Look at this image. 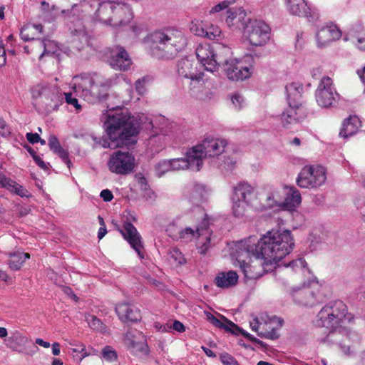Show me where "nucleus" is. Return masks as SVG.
<instances>
[{
	"mask_svg": "<svg viewBox=\"0 0 365 365\" xmlns=\"http://www.w3.org/2000/svg\"><path fill=\"white\" fill-rule=\"evenodd\" d=\"M160 125H157L156 121H153L145 114L138 113L131 115L128 112L113 113L110 111L108 114L107 119L104 122V129L110 141L101 140L96 137H93V140L101 144L103 148H115L123 146H130L136 143L135 137L139 133L140 125H145L146 128H158L161 133L153 135L150 137L148 146L152 151L158 153L165 145V125L168 120L163 116L159 118Z\"/></svg>",
	"mask_w": 365,
	"mask_h": 365,
	"instance_id": "1",
	"label": "nucleus"
},
{
	"mask_svg": "<svg viewBox=\"0 0 365 365\" xmlns=\"http://www.w3.org/2000/svg\"><path fill=\"white\" fill-rule=\"evenodd\" d=\"M118 76L106 78L97 73H83L73 76L71 85L75 94L89 103L106 101L108 90L117 83Z\"/></svg>",
	"mask_w": 365,
	"mask_h": 365,
	"instance_id": "2",
	"label": "nucleus"
},
{
	"mask_svg": "<svg viewBox=\"0 0 365 365\" xmlns=\"http://www.w3.org/2000/svg\"><path fill=\"white\" fill-rule=\"evenodd\" d=\"M147 42L153 56L160 59H170L186 47L187 38L182 31L167 27L153 32Z\"/></svg>",
	"mask_w": 365,
	"mask_h": 365,
	"instance_id": "3",
	"label": "nucleus"
},
{
	"mask_svg": "<svg viewBox=\"0 0 365 365\" xmlns=\"http://www.w3.org/2000/svg\"><path fill=\"white\" fill-rule=\"evenodd\" d=\"M260 255L266 259L265 265L274 267L287 255H289L294 247V240L291 231H268L257 242Z\"/></svg>",
	"mask_w": 365,
	"mask_h": 365,
	"instance_id": "4",
	"label": "nucleus"
},
{
	"mask_svg": "<svg viewBox=\"0 0 365 365\" xmlns=\"http://www.w3.org/2000/svg\"><path fill=\"white\" fill-rule=\"evenodd\" d=\"M133 17L130 6L119 1H106L99 4L94 14L95 21L113 28L128 26Z\"/></svg>",
	"mask_w": 365,
	"mask_h": 365,
	"instance_id": "5",
	"label": "nucleus"
},
{
	"mask_svg": "<svg viewBox=\"0 0 365 365\" xmlns=\"http://www.w3.org/2000/svg\"><path fill=\"white\" fill-rule=\"evenodd\" d=\"M351 317L347 314V307L341 300L332 301L324 305L317 314L316 325L325 327L331 332L341 331Z\"/></svg>",
	"mask_w": 365,
	"mask_h": 365,
	"instance_id": "6",
	"label": "nucleus"
},
{
	"mask_svg": "<svg viewBox=\"0 0 365 365\" xmlns=\"http://www.w3.org/2000/svg\"><path fill=\"white\" fill-rule=\"evenodd\" d=\"M196 56L205 70L211 73L218 71L223 58L222 54L227 56L231 53L230 48L217 43L215 47L209 43L200 44L196 48Z\"/></svg>",
	"mask_w": 365,
	"mask_h": 365,
	"instance_id": "7",
	"label": "nucleus"
},
{
	"mask_svg": "<svg viewBox=\"0 0 365 365\" xmlns=\"http://www.w3.org/2000/svg\"><path fill=\"white\" fill-rule=\"evenodd\" d=\"M290 294L294 303L303 307H313L322 300L321 285L315 279L293 287Z\"/></svg>",
	"mask_w": 365,
	"mask_h": 365,
	"instance_id": "8",
	"label": "nucleus"
},
{
	"mask_svg": "<svg viewBox=\"0 0 365 365\" xmlns=\"http://www.w3.org/2000/svg\"><path fill=\"white\" fill-rule=\"evenodd\" d=\"M327 171L321 165H305L298 175L297 184L302 188L316 189L327 181Z\"/></svg>",
	"mask_w": 365,
	"mask_h": 365,
	"instance_id": "9",
	"label": "nucleus"
},
{
	"mask_svg": "<svg viewBox=\"0 0 365 365\" xmlns=\"http://www.w3.org/2000/svg\"><path fill=\"white\" fill-rule=\"evenodd\" d=\"M222 61H225L224 71L230 80L237 81L250 77L252 68V58L250 56H245L242 59L223 58Z\"/></svg>",
	"mask_w": 365,
	"mask_h": 365,
	"instance_id": "10",
	"label": "nucleus"
},
{
	"mask_svg": "<svg viewBox=\"0 0 365 365\" xmlns=\"http://www.w3.org/2000/svg\"><path fill=\"white\" fill-rule=\"evenodd\" d=\"M227 145L228 142L225 138L206 137L200 143L192 146V148L202 165L205 158H214L221 155Z\"/></svg>",
	"mask_w": 365,
	"mask_h": 365,
	"instance_id": "11",
	"label": "nucleus"
},
{
	"mask_svg": "<svg viewBox=\"0 0 365 365\" xmlns=\"http://www.w3.org/2000/svg\"><path fill=\"white\" fill-rule=\"evenodd\" d=\"M179 76L190 80V88L192 89L205 83V73L198 68V63L187 57L180 59L177 63Z\"/></svg>",
	"mask_w": 365,
	"mask_h": 365,
	"instance_id": "12",
	"label": "nucleus"
},
{
	"mask_svg": "<svg viewBox=\"0 0 365 365\" xmlns=\"http://www.w3.org/2000/svg\"><path fill=\"white\" fill-rule=\"evenodd\" d=\"M258 240L255 237H250L247 239L233 242L230 247V255L237 263L235 266H240L245 263L247 258H252L255 255H258L259 251Z\"/></svg>",
	"mask_w": 365,
	"mask_h": 365,
	"instance_id": "13",
	"label": "nucleus"
},
{
	"mask_svg": "<svg viewBox=\"0 0 365 365\" xmlns=\"http://www.w3.org/2000/svg\"><path fill=\"white\" fill-rule=\"evenodd\" d=\"M271 29L268 24L261 20L249 22L244 31L245 36L249 43L254 46L265 45L270 38Z\"/></svg>",
	"mask_w": 365,
	"mask_h": 365,
	"instance_id": "14",
	"label": "nucleus"
},
{
	"mask_svg": "<svg viewBox=\"0 0 365 365\" xmlns=\"http://www.w3.org/2000/svg\"><path fill=\"white\" fill-rule=\"evenodd\" d=\"M315 98L317 104L322 108L334 106L339 99L332 79L329 76H324L319 81L315 91Z\"/></svg>",
	"mask_w": 365,
	"mask_h": 365,
	"instance_id": "15",
	"label": "nucleus"
},
{
	"mask_svg": "<svg viewBox=\"0 0 365 365\" xmlns=\"http://www.w3.org/2000/svg\"><path fill=\"white\" fill-rule=\"evenodd\" d=\"M109 170L118 175H127L135 167V157L130 152L120 150L114 152L108 161Z\"/></svg>",
	"mask_w": 365,
	"mask_h": 365,
	"instance_id": "16",
	"label": "nucleus"
},
{
	"mask_svg": "<svg viewBox=\"0 0 365 365\" xmlns=\"http://www.w3.org/2000/svg\"><path fill=\"white\" fill-rule=\"evenodd\" d=\"M266 259L260 255H255L250 259L248 263L240 264V267L245 274V278L249 279H256L264 275V273L272 270L275 267L273 264L265 265Z\"/></svg>",
	"mask_w": 365,
	"mask_h": 365,
	"instance_id": "17",
	"label": "nucleus"
},
{
	"mask_svg": "<svg viewBox=\"0 0 365 365\" xmlns=\"http://www.w3.org/2000/svg\"><path fill=\"white\" fill-rule=\"evenodd\" d=\"M120 232L130 246L136 252L140 259L145 258L144 243L140 234L135 227L128 221L123 224Z\"/></svg>",
	"mask_w": 365,
	"mask_h": 365,
	"instance_id": "18",
	"label": "nucleus"
},
{
	"mask_svg": "<svg viewBox=\"0 0 365 365\" xmlns=\"http://www.w3.org/2000/svg\"><path fill=\"white\" fill-rule=\"evenodd\" d=\"M286 8L292 15L306 17L309 21H315L319 17L317 9L311 7L306 0H286Z\"/></svg>",
	"mask_w": 365,
	"mask_h": 365,
	"instance_id": "19",
	"label": "nucleus"
},
{
	"mask_svg": "<svg viewBox=\"0 0 365 365\" xmlns=\"http://www.w3.org/2000/svg\"><path fill=\"white\" fill-rule=\"evenodd\" d=\"M171 169L173 171L190 170L199 171L201 168V161L196 155L192 147L188 149L184 158L170 159Z\"/></svg>",
	"mask_w": 365,
	"mask_h": 365,
	"instance_id": "20",
	"label": "nucleus"
},
{
	"mask_svg": "<svg viewBox=\"0 0 365 365\" xmlns=\"http://www.w3.org/2000/svg\"><path fill=\"white\" fill-rule=\"evenodd\" d=\"M283 320L277 317H272L268 322H259L257 318H254L250 322L252 330L257 332L261 337L269 339L274 338V330L282 326Z\"/></svg>",
	"mask_w": 365,
	"mask_h": 365,
	"instance_id": "21",
	"label": "nucleus"
},
{
	"mask_svg": "<svg viewBox=\"0 0 365 365\" xmlns=\"http://www.w3.org/2000/svg\"><path fill=\"white\" fill-rule=\"evenodd\" d=\"M250 21L251 20L242 8L229 9L227 11L225 23L232 31L243 29L245 31Z\"/></svg>",
	"mask_w": 365,
	"mask_h": 365,
	"instance_id": "22",
	"label": "nucleus"
},
{
	"mask_svg": "<svg viewBox=\"0 0 365 365\" xmlns=\"http://www.w3.org/2000/svg\"><path fill=\"white\" fill-rule=\"evenodd\" d=\"M7 346L19 353L32 356L38 351L36 346H28L29 339L19 332L14 333L8 339Z\"/></svg>",
	"mask_w": 365,
	"mask_h": 365,
	"instance_id": "23",
	"label": "nucleus"
},
{
	"mask_svg": "<svg viewBox=\"0 0 365 365\" xmlns=\"http://www.w3.org/2000/svg\"><path fill=\"white\" fill-rule=\"evenodd\" d=\"M341 36L339 29L334 24H328L320 28L316 34L319 47H324L331 42L338 40Z\"/></svg>",
	"mask_w": 365,
	"mask_h": 365,
	"instance_id": "24",
	"label": "nucleus"
},
{
	"mask_svg": "<svg viewBox=\"0 0 365 365\" xmlns=\"http://www.w3.org/2000/svg\"><path fill=\"white\" fill-rule=\"evenodd\" d=\"M212 231L210 229L208 222L204 220L197 226V249L202 255H205L211 247V237Z\"/></svg>",
	"mask_w": 365,
	"mask_h": 365,
	"instance_id": "25",
	"label": "nucleus"
},
{
	"mask_svg": "<svg viewBox=\"0 0 365 365\" xmlns=\"http://www.w3.org/2000/svg\"><path fill=\"white\" fill-rule=\"evenodd\" d=\"M108 62L113 68L120 71L128 70L132 63L128 53L123 47H117L112 51Z\"/></svg>",
	"mask_w": 365,
	"mask_h": 365,
	"instance_id": "26",
	"label": "nucleus"
},
{
	"mask_svg": "<svg viewBox=\"0 0 365 365\" xmlns=\"http://www.w3.org/2000/svg\"><path fill=\"white\" fill-rule=\"evenodd\" d=\"M115 312L119 319L123 322H135L141 318L140 310L128 303L118 304L115 307Z\"/></svg>",
	"mask_w": 365,
	"mask_h": 365,
	"instance_id": "27",
	"label": "nucleus"
},
{
	"mask_svg": "<svg viewBox=\"0 0 365 365\" xmlns=\"http://www.w3.org/2000/svg\"><path fill=\"white\" fill-rule=\"evenodd\" d=\"M287 190L284 201L280 204V210L294 211L302 202L299 191L294 187H284Z\"/></svg>",
	"mask_w": 365,
	"mask_h": 365,
	"instance_id": "28",
	"label": "nucleus"
},
{
	"mask_svg": "<svg viewBox=\"0 0 365 365\" xmlns=\"http://www.w3.org/2000/svg\"><path fill=\"white\" fill-rule=\"evenodd\" d=\"M302 90V84L298 82H292L285 86L287 100L289 107L302 108L300 100Z\"/></svg>",
	"mask_w": 365,
	"mask_h": 365,
	"instance_id": "29",
	"label": "nucleus"
},
{
	"mask_svg": "<svg viewBox=\"0 0 365 365\" xmlns=\"http://www.w3.org/2000/svg\"><path fill=\"white\" fill-rule=\"evenodd\" d=\"M255 197V187L246 182H242L234 188L232 200H242L250 204Z\"/></svg>",
	"mask_w": 365,
	"mask_h": 365,
	"instance_id": "30",
	"label": "nucleus"
},
{
	"mask_svg": "<svg viewBox=\"0 0 365 365\" xmlns=\"http://www.w3.org/2000/svg\"><path fill=\"white\" fill-rule=\"evenodd\" d=\"M238 275L235 271L220 272L215 279L217 287L227 289L235 286L238 282Z\"/></svg>",
	"mask_w": 365,
	"mask_h": 365,
	"instance_id": "31",
	"label": "nucleus"
},
{
	"mask_svg": "<svg viewBox=\"0 0 365 365\" xmlns=\"http://www.w3.org/2000/svg\"><path fill=\"white\" fill-rule=\"evenodd\" d=\"M360 127L361 121L359 118L356 115L350 116L344 121L339 135L341 138H346L356 134Z\"/></svg>",
	"mask_w": 365,
	"mask_h": 365,
	"instance_id": "32",
	"label": "nucleus"
},
{
	"mask_svg": "<svg viewBox=\"0 0 365 365\" xmlns=\"http://www.w3.org/2000/svg\"><path fill=\"white\" fill-rule=\"evenodd\" d=\"M48 145L50 150L58 155L67 167L70 168L71 162L68 158V152L61 147L58 138L54 135H50L48 140Z\"/></svg>",
	"mask_w": 365,
	"mask_h": 365,
	"instance_id": "33",
	"label": "nucleus"
},
{
	"mask_svg": "<svg viewBox=\"0 0 365 365\" xmlns=\"http://www.w3.org/2000/svg\"><path fill=\"white\" fill-rule=\"evenodd\" d=\"M302 108H291L289 106L280 115V121L283 127L289 128V125L296 123L302 116L297 110Z\"/></svg>",
	"mask_w": 365,
	"mask_h": 365,
	"instance_id": "34",
	"label": "nucleus"
},
{
	"mask_svg": "<svg viewBox=\"0 0 365 365\" xmlns=\"http://www.w3.org/2000/svg\"><path fill=\"white\" fill-rule=\"evenodd\" d=\"M348 35L351 39L357 41L359 49L365 51V28L361 24L353 26L349 31Z\"/></svg>",
	"mask_w": 365,
	"mask_h": 365,
	"instance_id": "35",
	"label": "nucleus"
},
{
	"mask_svg": "<svg viewBox=\"0 0 365 365\" xmlns=\"http://www.w3.org/2000/svg\"><path fill=\"white\" fill-rule=\"evenodd\" d=\"M35 44L43 48L42 53L40 55V58L46 55H58V46L53 41L50 39L37 40Z\"/></svg>",
	"mask_w": 365,
	"mask_h": 365,
	"instance_id": "36",
	"label": "nucleus"
},
{
	"mask_svg": "<svg viewBox=\"0 0 365 365\" xmlns=\"http://www.w3.org/2000/svg\"><path fill=\"white\" fill-rule=\"evenodd\" d=\"M8 264L13 270H19L26 259L30 257L29 254L21 252H16L9 254Z\"/></svg>",
	"mask_w": 365,
	"mask_h": 365,
	"instance_id": "37",
	"label": "nucleus"
},
{
	"mask_svg": "<svg viewBox=\"0 0 365 365\" xmlns=\"http://www.w3.org/2000/svg\"><path fill=\"white\" fill-rule=\"evenodd\" d=\"M2 185L7 188L12 192L21 196V197H28L29 192L26 189H25L23 186L17 183L16 182L9 179L4 178L0 179Z\"/></svg>",
	"mask_w": 365,
	"mask_h": 365,
	"instance_id": "38",
	"label": "nucleus"
},
{
	"mask_svg": "<svg viewBox=\"0 0 365 365\" xmlns=\"http://www.w3.org/2000/svg\"><path fill=\"white\" fill-rule=\"evenodd\" d=\"M264 207L267 208L277 207L280 209V204L282 203V198L279 195V191L277 188L271 187L269 192L267 193Z\"/></svg>",
	"mask_w": 365,
	"mask_h": 365,
	"instance_id": "39",
	"label": "nucleus"
},
{
	"mask_svg": "<svg viewBox=\"0 0 365 365\" xmlns=\"http://www.w3.org/2000/svg\"><path fill=\"white\" fill-rule=\"evenodd\" d=\"M250 205L242 200H232V212L233 216L237 218L244 217Z\"/></svg>",
	"mask_w": 365,
	"mask_h": 365,
	"instance_id": "40",
	"label": "nucleus"
},
{
	"mask_svg": "<svg viewBox=\"0 0 365 365\" xmlns=\"http://www.w3.org/2000/svg\"><path fill=\"white\" fill-rule=\"evenodd\" d=\"M168 255L171 263L176 267L185 264L186 263V259L183 254L177 247H173L170 249Z\"/></svg>",
	"mask_w": 365,
	"mask_h": 365,
	"instance_id": "41",
	"label": "nucleus"
},
{
	"mask_svg": "<svg viewBox=\"0 0 365 365\" xmlns=\"http://www.w3.org/2000/svg\"><path fill=\"white\" fill-rule=\"evenodd\" d=\"M221 35L222 31L218 26L207 23V26L205 29V36L203 37L207 38L210 40H219Z\"/></svg>",
	"mask_w": 365,
	"mask_h": 365,
	"instance_id": "42",
	"label": "nucleus"
},
{
	"mask_svg": "<svg viewBox=\"0 0 365 365\" xmlns=\"http://www.w3.org/2000/svg\"><path fill=\"white\" fill-rule=\"evenodd\" d=\"M197 234V227L196 229H192L190 227H187L184 229H180L178 232V240H180L182 242H188L196 238Z\"/></svg>",
	"mask_w": 365,
	"mask_h": 365,
	"instance_id": "43",
	"label": "nucleus"
},
{
	"mask_svg": "<svg viewBox=\"0 0 365 365\" xmlns=\"http://www.w3.org/2000/svg\"><path fill=\"white\" fill-rule=\"evenodd\" d=\"M207 22L197 19L192 20L190 25V31L195 36L203 37L205 36V29Z\"/></svg>",
	"mask_w": 365,
	"mask_h": 365,
	"instance_id": "44",
	"label": "nucleus"
},
{
	"mask_svg": "<svg viewBox=\"0 0 365 365\" xmlns=\"http://www.w3.org/2000/svg\"><path fill=\"white\" fill-rule=\"evenodd\" d=\"M207 317H208L209 321L213 325H215L217 327L224 329L227 331L230 330V327L235 326L233 322H232L231 321H229L225 317H222V319L223 320V322L218 319L217 318H216L215 316H213L211 314H210V315Z\"/></svg>",
	"mask_w": 365,
	"mask_h": 365,
	"instance_id": "45",
	"label": "nucleus"
},
{
	"mask_svg": "<svg viewBox=\"0 0 365 365\" xmlns=\"http://www.w3.org/2000/svg\"><path fill=\"white\" fill-rule=\"evenodd\" d=\"M207 193V189L205 185L200 183H195L192 190V197L197 200H203Z\"/></svg>",
	"mask_w": 365,
	"mask_h": 365,
	"instance_id": "46",
	"label": "nucleus"
},
{
	"mask_svg": "<svg viewBox=\"0 0 365 365\" xmlns=\"http://www.w3.org/2000/svg\"><path fill=\"white\" fill-rule=\"evenodd\" d=\"M85 319L92 329L97 331H103L104 329L103 324L96 316L86 314L85 316Z\"/></svg>",
	"mask_w": 365,
	"mask_h": 365,
	"instance_id": "47",
	"label": "nucleus"
},
{
	"mask_svg": "<svg viewBox=\"0 0 365 365\" xmlns=\"http://www.w3.org/2000/svg\"><path fill=\"white\" fill-rule=\"evenodd\" d=\"M135 333L138 335H140V333L137 331H129L125 335L124 342L129 349H135L139 345L138 341L134 339L135 336Z\"/></svg>",
	"mask_w": 365,
	"mask_h": 365,
	"instance_id": "48",
	"label": "nucleus"
},
{
	"mask_svg": "<svg viewBox=\"0 0 365 365\" xmlns=\"http://www.w3.org/2000/svg\"><path fill=\"white\" fill-rule=\"evenodd\" d=\"M170 170H172V169L170 160H161L155 165V173L158 177H161Z\"/></svg>",
	"mask_w": 365,
	"mask_h": 365,
	"instance_id": "49",
	"label": "nucleus"
},
{
	"mask_svg": "<svg viewBox=\"0 0 365 365\" xmlns=\"http://www.w3.org/2000/svg\"><path fill=\"white\" fill-rule=\"evenodd\" d=\"M306 265L307 262L302 258H298L297 259L292 260L288 264H285V267H290L294 272H304L306 271Z\"/></svg>",
	"mask_w": 365,
	"mask_h": 365,
	"instance_id": "50",
	"label": "nucleus"
},
{
	"mask_svg": "<svg viewBox=\"0 0 365 365\" xmlns=\"http://www.w3.org/2000/svg\"><path fill=\"white\" fill-rule=\"evenodd\" d=\"M102 357L108 361H114L118 359V354L115 350L110 346H106L102 349Z\"/></svg>",
	"mask_w": 365,
	"mask_h": 365,
	"instance_id": "51",
	"label": "nucleus"
},
{
	"mask_svg": "<svg viewBox=\"0 0 365 365\" xmlns=\"http://www.w3.org/2000/svg\"><path fill=\"white\" fill-rule=\"evenodd\" d=\"M64 96L66 102L69 105L73 106L76 112L78 113L81 110V106L79 104L78 99L73 97L71 93H64Z\"/></svg>",
	"mask_w": 365,
	"mask_h": 365,
	"instance_id": "52",
	"label": "nucleus"
},
{
	"mask_svg": "<svg viewBox=\"0 0 365 365\" xmlns=\"http://www.w3.org/2000/svg\"><path fill=\"white\" fill-rule=\"evenodd\" d=\"M32 28L33 27L29 26L27 25V26H24L21 29L20 36H21V38L24 41H28L34 40V35L32 34L33 33Z\"/></svg>",
	"mask_w": 365,
	"mask_h": 365,
	"instance_id": "53",
	"label": "nucleus"
},
{
	"mask_svg": "<svg viewBox=\"0 0 365 365\" xmlns=\"http://www.w3.org/2000/svg\"><path fill=\"white\" fill-rule=\"evenodd\" d=\"M73 36L76 37L83 44L88 43V36L84 26L82 25V29L75 30Z\"/></svg>",
	"mask_w": 365,
	"mask_h": 365,
	"instance_id": "54",
	"label": "nucleus"
},
{
	"mask_svg": "<svg viewBox=\"0 0 365 365\" xmlns=\"http://www.w3.org/2000/svg\"><path fill=\"white\" fill-rule=\"evenodd\" d=\"M220 358L224 365H240L237 361L227 353L221 354Z\"/></svg>",
	"mask_w": 365,
	"mask_h": 365,
	"instance_id": "55",
	"label": "nucleus"
},
{
	"mask_svg": "<svg viewBox=\"0 0 365 365\" xmlns=\"http://www.w3.org/2000/svg\"><path fill=\"white\" fill-rule=\"evenodd\" d=\"M179 230L176 223L174 222L170 223L166 228V232L173 240H178Z\"/></svg>",
	"mask_w": 365,
	"mask_h": 365,
	"instance_id": "56",
	"label": "nucleus"
},
{
	"mask_svg": "<svg viewBox=\"0 0 365 365\" xmlns=\"http://www.w3.org/2000/svg\"><path fill=\"white\" fill-rule=\"evenodd\" d=\"M231 101L236 109H240L245 103L244 98L239 93L233 94Z\"/></svg>",
	"mask_w": 365,
	"mask_h": 365,
	"instance_id": "57",
	"label": "nucleus"
},
{
	"mask_svg": "<svg viewBox=\"0 0 365 365\" xmlns=\"http://www.w3.org/2000/svg\"><path fill=\"white\" fill-rule=\"evenodd\" d=\"M145 81L146 78H143L141 79H138L136 81L135 86V90L138 92L139 95H143L145 92Z\"/></svg>",
	"mask_w": 365,
	"mask_h": 365,
	"instance_id": "58",
	"label": "nucleus"
},
{
	"mask_svg": "<svg viewBox=\"0 0 365 365\" xmlns=\"http://www.w3.org/2000/svg\"><path fill=\"white\" fill-rule=\"evenodd\" d=\"M230 4V2L227 1H222L219 4H217V5H215V6H213L210 10V14H215V13L220 12V11L227 9L229 6Z\"/></svg>",
	"mask_w": 365,
	"mask_h": 365,
	"instance_id": "59",
	"label": "nucleus"
},
{
	"mask_svg": "<svg viewBox=\"0 0 365 365\" xmlns=\"http://www.w3.org/2000/svg\"><path fill=\"white\" fill-rule=\"evenodd\" d=\"M154 327L160 332H171V324L165 323L160 324L159 322H155L154 324Z\"/></svg>",
	"mask_w": 365,
	"mask_h": 365,
	"instance_id": "60",
	"label": "nucleus"
},
{
	"mask_svg": "<svg viewBox=\"0 0 365 365\" xmlns=\"http://www.w3.org/2000/svg\"><path fill=\"white\" fill-rule=\"evenodd\" d=\"M79 348L80 349H76V348H73L71 349L72 351V353H76V352H79L81 354V359H83L88 356H90L91 354V353L88 352L86 349V346L83 344H81L79 345Z\"/></svg>",
	"mask_w": 365,
	"mask_h": 365,
	"instance_id": "61",
	"label": "nucleus"
},
{
	"mask_svg": "<svg viewBox=\"0 0 365 365\" xmlns=\"http://www.w3.org/2000/svg\"><path fill=\"white\" fill-rule=\"evenodd\" d=\"M100 196L105 202H110L113 198L112 192L108 189L103 190L100 193Z\"/></svg>",
	"mask_w": 365,
	"mask_h": 365,
	"instance_id": "62",
	"label": "nucleus"
},
{
	"mask_svg": "<svg viewBox=\"0 0 365 365\" xmlns=\"http://www.w3.org/2000/svg\"><path fill=\"white\" fill-rule=\"evenodd\" d=\"M172 329L179 333H182L185 331V327L182 322L178 320H175L171 324V330Z\"/></svg>",
	"mask_w": 365,
	"mask_h": 365,
	"instance_id": "63",
	"label": "nucleus"
},
{
	"mask_svg": "<svg viewBox=\"0 0 365 365\" xmlns=\"http://www.w3.org/2000/svg\"><path fill=\"white\" fill-rule=\"evenodd\" d=\"M136 179L138 184L140 185V189L143 190H147L148 188L147 179L141 175H138L136 176Z\"/></svg>",
	"mask_w": 365,
	"mask_h": 365,
	"instance_id": "64",
	"label": "nucleus"
}]
</instances>
